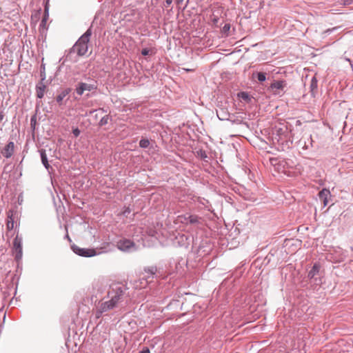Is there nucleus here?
<instances>
[{"mask_svg":"<svg viewBox=\"0 0 353 353\" xmlns=\"http://www.w3.org/2000/svg\"><path fill=\"white\" fill-rule=\"evenodd\" d=\"M92 34L90 28L88 29L87 31L79 39L76 43L70 50V53L76 52L79 56H83L88 52V43L90 41V37Z\"/></svg>","mask_w":353,"mask_h":353,"instance_id":"nucleus-1","label":"nucleus"},{"mask_svg":"<svg viewBox=\"0 0 353 353\" xmlns=\"http://www.w3.org/2000/svg\"><path fill=\"white\" fill-rule=\"evenodd\" d=\"M125 290V289L122 285L119 283L113 284L108 292V296L117 305L122 301Z\"/></svg>","mask_w":353,"mask_h":353,"instance_id":"nucleus-2","label":"nucleus"},{"mask_svg":"<svg viewBox=\"0 0 353 353\" xmlns=\"http://www.w3.org/2000/svg\"><path fill=\"white\" fill-rule=\"evenodd\" d=\"M117 248L125 252H132L137 249V246L132 241L125 238L121 239L117 242Z\"/></svg>","mask_w":353,"mask_h":353,"instance_id":"nucleus-3","label":"nucleus"},{"mask_svg":"<svg viewBox=\"0 0 353 353\" xmlns=\"http://www.w3.org/2000/svg\"><path fill=\"white\" fill-rule=\"evenodd\" d=\"M97 88L96 82L92 81L90 83L80 82L76 88V92L78 95L81 96L85 91H92Z\"/></svg>","mask_w":353,"mask_h":353,"instance_id":"nucleus-4","label":"nucleus"},{"mask_svg":"<svg viewBox=\"0 0 353 353\" xmlns=\"http://www.w3.org/2000/svg\"><path fill=\"white\" fill-rule=\"evenodd\" d=\"M72 250L75 254L84 257H91L97 254L94 249L81 248L75 245H72Z\"/></svg>","mask_w":353,"mask_h":353,"instance_id":"nucleus-5","label":"nucleus"},{"mask_svg":"<svg viewBox=\"0 0 353 353\" xmlns=\"http://www.w3.org/2000/svg\"><path fill=\"white\" fill-rule=\"evenodd\" d=\"M13 250L15 253V259L21 260L22 258V239L18 235L14 239Z\"/></svg>","mask_w":353,"mask_h":353,"instance_id":"nucleus-6","label":"nucleus"},{"mask_svg":"<svg viewBox=\"0 0 353 353\" xmlns=\"http://www.w3.org/2000/svg\"><path fill=\"white\" fill-rule=\"evenodd\" d=\"M115 307H117V305H115L110 299L109 301L101 303L98 307L97 316L99 317L102 313L112 310Z\"/></svg>","mask_w":353,"mask_h":353,"instance_id":"nucleus-7","label":"nucleus"},{"mask_svg":"<svg viewBox=\"0 0 353 353\" xmlns=\"http://www.w3.org/2000/svg\"><path fill=\"white\" fill-rule=\"evenodd\" d=\"M157 272V268L155 266L148 267L144 269L145 275L143 279L145 281V284L151 282L152 279Z\"/></svg>","mask_w":353,"mask_h":353,"instance_id":"nucleus-8","label":"nucleus"},{"mask_svg":"<svg viewBox=\"0 0 353 353\" xmlns=\"http://www.w3.org/2000/svg\"><path fill=\"white\" fill-rule=\"evenodd\" d=\"M285 85L286 82L284 80L275 81L271 84L270 88L275 94H279L280 91L283 90Z\"/></svg>","mask_w":353,"mask_h":353,"instance_id":"nucleus-9","label":"nucleus"},{"mask_svg":"<svg viewBox=\"0 0 353 353\" xmlns=\"http://www.w3.org/2000/svg\"><path fill=\"white\" fill-rule=\"evenodd\" d=\"M14 143L12 141L9 142L3 149L1 152L2 155L7 159L10 158L14 153Z\"/></svg>","mask_w":353,"mask_h":353,"instance_id":"nucleus-10","label":"nucleus"},{"mask_svg":"<svg viewBox=\"0 0 353 353\" xmlns=\"http://www.w3.org/2000/svg\"><path fill=\"white\" fill-rule=\"evenodd\" d=\"M321 269V265L319 263H314L312 266V269L309 271L307 274V277L310 279H314L315 281H316V278H315L316 276L319 274Z\"/></svg>","mask_w":353,"mask_h":353,"instance_id":"nucleus-11","label":"nucleus"},{"mask_svg":"<svg viewBox=\"0 0 353 353\" xmlns=\"http://www.w3.org/2000/svg\"><path fill=\"white\" fill-rule=\"evenodd\" d=\"M43 79L37 83L36 85L37 97L39 99H42L44 96L46 86L43 82Z\"/></svg>","mask_w":353,"mask_h":353,"instance_id":"nucleus-12","label":"nucleus"},{"mask_svg":"<svg viewBox=\"0 0 353 353\" xmlns=\"http://www.w3.org/2000/svg\"><path fill=\"white\" fill-rule=\"evenodd\" d=\"M318 86V81L315 77H313L310 81V92L311 95L312 97H315V94L316 93Z\"/></svg>","mask_w":353,"mask_h":353,"instance_id":"nucleus-13","label":"nucleus"},{"mask_svg":"<svg viewBox=\"0 0 353 353\" xmlns=\"http://www.w3.org/2000/svg\"><path fill=\"white\" fill-rule=\"evenodd\" d=\"M70 89H69V88L62 90L57 96L56 100H57V103L59 104H61L62 101L70 93Z\"/></svg>","mask_w":353,"mask_h":353,"instance_id":"nucleus-14","label":"nucleus"},{"mask_svg":"<svg viewBox=\"0 0 353 353\" xmlns=\"http://www.w3.org/2000/svg\"><path fill=\"white\" fill-rule=\"evenodd\" d=\"M39 152H40L41 162H42L43 165L45 166V168L46 169H48L50 168V165L48 163V158H47V155L46 154L45 150L41 149L39 150Z\"/></svg>","mask_w":353,"mask_h":353,"instance_id":"nucleus-15","label":"nucleus"},{"mask_svg":"<svg viewBox=\"0 0 353 353\" xmlns=\"http://www.w3.org/2000/svg\"><path fill=\"white\" fill-rule=\"evenodd\" d=\"M201 218L196 215H189L188 217H185V220L191 224H198L200 223Z\"/></svg>","mask_w":353,"mask_h":353,"instance_id":"nucleus-16","label":"nucleus"},{"mask_svg":"<svg viewBox=\"0 0 353 353\" xmlns=\"http://www.w3.org/2000/svg\"><path fill=\"white\" fill-rule=\"evenodd\" d=\"M330 196V192L327 189H323L319 193V196L321 200L323 199H328V197Z\"/></svg>","mask_w":353,"mask_h":353,"instance_id":"nucleus-17","label":"nucleus"},{"mask_svg":"<svg viewBox=\"0 0 353 353\" xmlns=\"http://www.w3.org/2000/svg\"><path fill=\"white\" fill-rule=\"evenodd\" d=\"M150 145V141L147 139H141L139 141V146L142 148H147Z\"/></svg>","mask_w":353,"mask_h":353,"instance_id":"nucleus-18","label":"nucleus"},{"mask_svg":"<svg viewBox=\"0 0 353 353\" xmlns=\"http://www.w3.org/2000/svg\"><path fill=\"white\" fill-rule=\"evenodd\" d=\"M238 95L241 99H242L243 100L246 101H250L251 99L250 95L247 92H241Z\"/></svg>","mask_w":353,"mask_h":353,"instance_id":"nucleus-19","label":"nucleus"},{"mask_svg":"<svg viewBox=\"0 0 353 353\" xmlns=\"http://www.w3.org/2000/svg\"><path fill=\"white\" fill-rule=\"evenodd\" d=\"M230 30V25L229 23H225L223 27L222 28V33L225 34L226 36L228 35V32Z\"/></svg>","mask_w":353,"mask_h":353,"instance_id":"nucleus-20","label":"nucleus"},{"mask_svg":"<svg viewBox=\"0 0 353 353\" xmlns=\"http://www.w3.org/2000/svg\"><path fill=\"white\" fill-rule=\"evenodd\" d=\"M256 75H257V79L260 82H263L266 80V76H265V73L258 72Z\"/></svg>","mask_w":353,"mask_h":353,"instance_id":"nucleus-21","label":"nucleus"},{"mask_svg":"<svg viewBox=\"0 0 353 353\" xmlns=\"http://www.w3.org/2000/svg\"><path fill=\"white\" fill-rule=\"evenodd\" d=\"M109 117L108 116H105L101 118V119L99 121L100 125H106L108 123Z\"/></svg>","mask_w":353,"mask_h":353,"instance_id":"nucleus-22","label":"nucleus"},{"mask_svg":"<svg viewBox=\"0 0 353 353\" xmlns=\"http://www.w3.org/2000/svg\"><path fill=\"white\" fill-rule=\"evenodd\" d=\"M338 28H339V27H334L333 28H329V29H327V30H326L325 31V33L329 34L332 33V32L336 30Z\"/></svg>","mask_w":353,"mask_h":353,"instance_id":"nucleus-23","label":"nucleus"},{"mask_svg":"<svg viewBox=\"0 0 353 353\" xmlns=\"http://www.w3.org/2000/svg\"><path fill=\"white\" fill-rule=\"evenodd\" d=\"M72 133L74 137H77L80 134V130L78 128H75L72 130Z\"/></svg>","mask_w":353,"mask_h":353,"instance_id":"nucleus-24","label":"nucleus"},{"mask_svg":"<svg viewBox=\"0 0 353 353\" xmlns=\"http://www.w3.org/2000/svg\"><path fill=\"white\" fill-rule=\"evenodd\" d=\"M149 52H150V50L148 48H143L141 51V54L143 56H146V55L149 54Z\"/></svg>","mask_w":353,"mask_h":353,"instance_id":"nucleus-25","label":"nucleus"},{"mask_svg":"<svg viewBox=\"0 0 353 353\" xmlns=\"http://www.w3.org/2000/svg\"><path fill=\"white\" fill-rule=\"evenodd\" d=\"M139 353H150V350L146 347L143 349Z\"/></svg>","mask_w":353,"mask_h":353,"instance_id":"nucleus-26","label":"nucleus"},{"mask_svg":"<svg viewBox=\"0 0 353 353\" xmlns=\"http://www.w3.org/2000/svg\"><path fill=\"white\" fill-rule=\"evenodd\" d=\"M323 203V205L326 206L328 203V199H323L321 200Z\"/></svg>","mask_w":353,"mask_h":353,"instance_id":"nucleus-27","label":"nucleus"},{"mask_svg":"<svg viewBox=\"0 0 353 353\" xmlns=\"http://www.w3.org/2000/svg\"><path fill=\"white\" fill-rule=\"evenodd\" d=\"M7 226L9 229H12L13 228V222L10 223V221L8 222Z\"/></svg>","mask_w":353,"mask_h":353,"instance_id":"nucleus-28","label":"nucleus"},{"mask_svg":"<svg viewBox=\"0 0 353 353\" xmlns=\"http://www.w3.org/2000/svg\"><path fill=\"white\" fill-rule=\"evenodd\" d=\"M172 3V0H165V3L167 6H169Z\"/></svg>","mask_w":353,"mask_h":353,"instance_id":"nucleus-29","label":"nucleus"},{"mask_svg":"<svg viewBox=\"0 0 353 353\" xmlns=\"http://www.w3.org/2000/svg\"><path fill=\"white\" fill-rule=\"evenodd\" d=\"M4 115L0 112V122L3 121Z\"/></svg>","mask_w":353,"mask_h":353,"instance_id":"nucleus-30","label":"nucleus"},{"mask_svg":"<svg viewBox=\"0 0 353 353\" xmlns=\"http://www.w3.org/2000/svg\"><path fill=\"white\" fill-rule=\"evenodd\" d=\"M45 12H47V14H46V15L43 18L47 19V17H46V16H48V9H47V8H45Z\"/></svg>","mask_w":353,"mask_h":353,"instance_id":"nucleus-31","label":"nucleus"},{"mask_svg":"<svg viewBox=\"0 0 353 353\" xmlns=\"http://www.w3.org/2000/svg\"><path fill=\"white\" fill-rule=\"evenodd\" d=\"M46 19L43 18L41 21V24H44L46 23Z\"/></svg>","mask_w":353,"mask_h":353,"instance_id":"nucleus-32","label":"nucleus"},{"mask_svg":"<svg viewBox=\"0 0 353 353\" xmlns=\"http://www.w3.org/2000/svg\"><path fill=\"white\" fill-rule=\"evenodd\" d=\"M33 121H34V118H32V119H31V125H33Z\"/></svg>","mask_w":353,"mask_h":353,"instance_id":"nucleus-33","label":"nucleus"},{"mask_svg":"<svg viewBox=\"0 0 353 353\" xmlns=\"http://www.w3.org/2000/svg\"><path fill=\"white\" fill-rule=\"evenodd\" d=\"M350 1H349V0H348V1H347L345 3V4H350Z\"/></svg>","mask_w":353,"mask_h":353,"instance_id":"nucleus-34","label":"nucleus"},{"mask_svg":"<svg viewBox=\"0 0 353 353\" xmlns=\"http://www.w3.org/2000/svg\"><path fill=\"white\" fill-rule=\"evenodd\" d=\"M303 148L307 149V146L305 144V145L303 146Z\"/></svg>","mask_w":353,"mask_h":353,"instance_id":"nucleus-35","label":"nucleus"},{"mask_svg":"<svg viewBox=\"0 0 353 353\" xmlns=\"http://www.w3.org/2000/svg\"><path fill=\"white\" fill-rule=\"evenodd\" d=\"M187 71H192L193 70L192 69H186Z\"/></svg>","mask_w":353,"mask_h":353,"instance_id":"nucleus-36","label":"nucleus"},{"mask_svg":"<svg viewBox=\"0 0 353 353\" xmlns=\"http://www.w3.org/2000/svg\"><path fill=\"white\" fill-rule=\"evenodd\" d=\"M183 0H181V1H182Z\"/></svg>","mask_w":353,"mask_h":353,"instance_id":"nucleus-37","label":"nucleus"}]
</instances>
